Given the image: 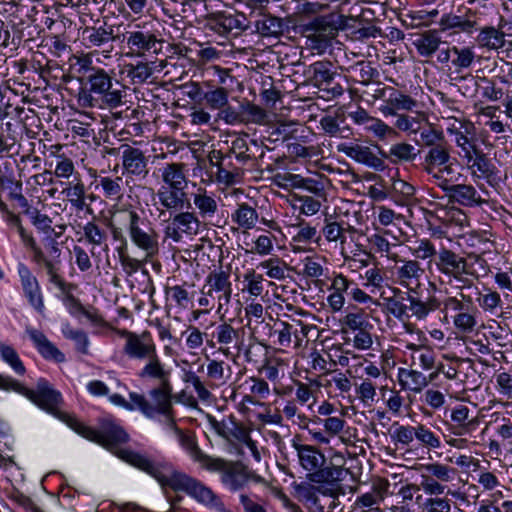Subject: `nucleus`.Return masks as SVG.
<instances>
[{
	"mask_svg": "<svg viewBox=\"0 0 512 512\" xmlns=\"http://www.w3.org/2000/svg\"><path fill=\"white\" fill-rule=\"evenodd\" d=\"M121 153L122 175L130 177L146 178L149 173V157L136 147L128 144H122L119 148H110L107 154L116 155Z\"/></svg>",
	"mask_w": 512,
	"mask_h": 512,
	"instance_id": "nucleus-15",
	"label": "nucleus"
},
{
	"mask_svg": "<svg viewBox=\"0 0 512 512\" xmlns=\"http://www.w3.org/2000/svg\"><path fill=\"white\" fill-rule=\"evenodd\" d=\"M396 116L395 126L402 131H409L419 135L420 131L424 129L420 127V122L416 117H411L406 114H398Z\"/></svg>",
	"mask_w": 512,
	"mask_h": 512,
	"instance_id": "nucleus-62",
	"label": "nucleus"
},
{
	"mask_svg": "<svg viewBox=\"0 0 512 512\" xmlns=\"http://www.w3.org/2000/svg\"><path fill=\"white\" fill-rule=\"evenodd\" d=\"M337 150L350 159L364 164L374 170L382 171L385 168L384 160L381 157H378L368 146L358 143H343L338 145Z\"/></svg>",
	"mask_w": 512,
	"mask_h": 512,
	"instance_id": "nucleus-17",
	"label": "nucleus"
},
{
	"mask_svg": "<svg viewBox=\"0 0 512 512\" xmlns=\"http://www.w3.org/2000/svg\"><path fill=\"white\" fill-rule=\"evenodd\" d=\"M127 231L132 243L145 252L146 259L158 254V234L135 210L127 212Z\"/></svg>",
	"mask_w": 512,
	"mask_h": 512,
	"instance_id": "nucleus-10",
	"label": "nucleus"
},
{
	"mask_svg": "<svg viewBox=\"0 0 512 512\" xmlns=\"http://www.w3.org/2000/svg\"><path fill=\"white\" fill-rule=\"evenodd\" d=\"M63 334L66 338L74 340L76 342L77 350L83 354L88 353V337L82 330H73L69 326L63 329Z\"/></svg>",
	"mask_w": 512,
	"mask_h": 512,
	"instance_id": "nucleus-59",
	"label": "nucleus"
},
{
	"mask_svg": "<svg viewBox=\"0 0 512 512\" xmlns=\"http://www.w3.org/2000/svg\"><path fill=\"white\" fill-rule=\"evenodd\" d=\"M187 494L205 505L216 507L221 504L214 492L195 478Z\"/></svg>",
	"mask_w": 512,
	"mask_h": 512,
	"instance_id": "nucleus-42",
	"label": "nucleus"
},
{
	"mask_svg": "<svg viewBox=\"0 0 512 512\" xmlns=\"http://www.w3.org/2000/svg\"><path fill=\"white\" fill-rule=\"evenodd\" d=\"M394 294L397 295H401L400 299H397L395 297H391V298H388L387 299V308H388V311L393 315L395 316L396 318L398 319H401L403 316L407 315V312L409 310V304H404L403 303V299L402 297L404 295V293L401 292L400 289L398 288H395L394 289Z\"/></svg>",
	"mask_w": 512,
	"mask_h": 512,
	"instance_id": "nucleus-56",
	"label": "nucleus"
},
{
	"mask_svg": "<svg viewBox=\"0 0 512 512\" xmlns=\"http://www.w3.org/2000/svg\"><path fill=\"white\" fill-rule=\"evenodd\" d=\"M85 239L92 245H102L106 239V232L99 227L95 222H88L83 227Z\"/></svg>",
	"mask_w": 512,
	"mask_h": 512,
	"instance_id": "nucleus-54",
	"label": "nucleus"
},
{
	"mask_svg": "<svg viewBox=\"0 0 512 512\" xmlns=\"http://www.w3.org/2000/svg\"><path fill=\"white\" fill-rule=\"evenodd\" d=\"M497 390L500 395L506 399H512V375L507 372H501L496 375Z\"/></svg>",
	"mask_w": 512,
	"mask_h": 512,
	"instance_id": "nucleus-64",
	"label": "nucleus"
},
{
	"mask_svg": "<svg viewBox=\"0 0 512 512\" xmlns=\"http://www.w3.org/2000/svg\"><path fill=\"white\" fill-rule=\"evenodd\" d=\"M122 177H101L99 186L102 188L105 198L112 201H119L123 197Z\"/></svg>",
	"mask_w": 512,
	"mask_h": 512,
	"instance_id": "nucleus-44",
	"label": "nucleus"
},
{
	"mask_svg": "<svg viewBox=\"0 0 512 512\" xmlns=\"http://www.w3.org/2000/svg\"><path fill=\"white\" fill-rule=\"evenodd\" d=\"M350 474L349 469H345L341 465H334L332 463L324 464L317 477H314L315 484H329L331 486H339L345 480L346 476Z\"/></svg>",
	"mask_w": 512,
	"mask_h": 512,
	"instance_id": "nucleus-34",
	"label": "nucleus"
},
{
	"mask_svg": "<svg viewBox=\"0 0 512 512\" xmlns=\"http://www.w3.org/2000/svg\"><path fill=\"white\" fill-rule=\"evenodd\" d=\"M206 470L220 472L222 483L233 492L243 489L250 479L247 467L239 461L232 462L214 458Z\"/></svg>",
	"mask_w": 512,
	"mask_h": 512,
	"instance_id": "nucleus-14",
	"label": "nucleus"
},
{
	"mask_svg": "<svg viewBox=\"0 0 512 512\" xmlns=\"http://www.w3.org/2000/svg\"><path fill=\"white\" fill-rule=\"evenodd\" d=\"M469 412L470 409L464 405H459L452 410L451 420L461 429L458 434H463V432L468 431V426L471 423V420H469Z\"/></svg>",
	"mask_w": 512,
	"mask_h": 512,
	"instance_id": "nucleus-58",
	"label": "nucleus"
},
{
	"mask_svg": "<svg viewBox=\"0 0 512 512\" xmlns=\"http://www.w3.org/2000/svg\"><path fill=\"white\" fill-rule=\"evenodd\" d=\"M184 168L185 164L183 163H170L162 169V180L168 185L167 189L184 191L187 186Z\"/></svg>",
	"mask_w": 512,
	"mask_h": 512,
	"instance_id": "nucleus-31",
	"label": "nucleus"
},
{
	"mask_svg": "<svg viewBox=\"0 0 512 512\" xmlns=\"http://www.w3.org/2000/svg\"><path fill=\"white\" fill-rule=\"evenodd\" d=\"M248 134L243 133L242 135L236 137L231 141V145L229 147L228 153L223 155L221 151H214V154H217L219 159L222 161H226L231 158L232 155L235 156L236 160L241 165H246L249 161L255 159V152L253 147H259V143L255 139H251L248 141Z\"/></svg>",
	"mask_w": 512,
	"mask_h": 512,
	"instance_id": "nucleus-22",
	"label": "nucleus"
},
{
	"mask_svg": "<svg viewBox=\"0 0 512 512\" xmlns=\"http://www.w3.org/2000/svg\"><path fill=\"white\" fill-rule=\"evenodd\" d=\"M356 394L364 405L370 406L374 402L376 396V385H374L370 380L364 379L356 386Z\"/></svg>",
	"mask_w": 512,
	"mask_h": 512,
	"instance_id": "nucleus-57",
	"label": "nucleus"
},
{
	"mask_svg": "<svg viewBox=\"0 0 512 512\" xmlns=\"http://www.w3.org/2000/svg\"><path fill=\"white\" fill-rule=\"evenodd\" d=\"M418 245L414 248L413 254L416 258L421 260L435 259L438 254L434 244L427 239H423L417 242Z\"/></svg>",
	"mask_w": 512,
	"mask_h": 512,
	"instance_id": "nucleus-61",
	"label": "nucleus"
},
{
	"mask_svg": "<svg viewBox=\"0 0 512 512\" xmlns=\"http://www.w3.org/2000/svg\"><path fill=\"white\" fill-rule=\"evenodd\" d=\"M296 229L297 231L292 237L294 243L308 244L312 241L318 243L321 239L316 227L310 226L305 222H300Z\"/></svg>",
	"mask_w": 512,
	"mask_h": 512,
	"instance_id": "nucleus-48",
	"label": "nucleus"
},
{
	"mask_svg": "<svg viewBox=\"0 0 512 512\" xmlns=\"http://www.w3.org/2000/svg\"><path fill=\"white\" fill-rule=\"evenodd\" d=\"M399 382L404 389H408L414 393H419L429 383L427 377L416 370L400 369Z\"/></svg>",
	"mask_w": 512,
	"mask_h": 512,
	"instance_id": "nucleus-39",
	"label": "nucleus"
},
{
	"mask_svg": "<svg viewBox=\"0 0 512 512\" xmlns=\"http://www.w3.org/2000/svg\"><path fill=\"white\" fill-rule=\"evenodd\" d=\"M413 43L422 57H430L438 50L441 39L436 31H427L421 34Z\"/></svg>",
	"mask_w": 512,
	"mask_h": 512,
	"instance_id": "nucleus-40",
	"label": "nucleus"
},
{
	"mask_svg": "<svg viewBox=\"0 0 512 512\" xmlns=\"http://www.w3.org/2000/svg\"><path fill=\"white\" fill-rule=\"evenodd\" d=\"M193 202L199 210L200 216L204 219L214 216L217 212L218 205L216 200L203 189H199L198 192L194 194Z\"/></svg>",
	"mask_w": 512,
	"mask_h": 512,
	"instance_id": "nucleus-43",
	"label": "nucleus"
},
{
	"mask_svg": "<svg viewBox=\"0 0 512 512\" xmlns=\"http://www.w3.org/2000/svg\"><path fill=\"white\" fill-rule=\"evenodd\" d=\"M204 28L223 37H237L250 29V22L243 13L217 12L205 16Z\"/></svg>",
	"mask_w": 512,
	"mask_h": 512,
	"instance_id": "nucleus-12",
	"label": "nucleus"
},
{
	"mask_svg": "<svg viewBox=\"0 0 512 512\" xmlns=\"http://www.w3.org/2000/svg\"><path fill=\"white\" fill-rule=\"evenodd\" d=\"M212 336L216 338L217 343L221 346L220 351L226 356H231L229 345L236 343L239 339V331L234 329L230 324L224 322L216 326Z\"/></svg>",
	"mask_w": 512,
	"mask_h": 512,
	"instance_id": "nucleus-36",
	"label": "nucleus"
},
{
	"mask_svg": "<svg viewBox=\"0 0 512 512\" xmlns=\"http://www.w3.org/2000/svg\"><path fill=\"white\" fill-rule=\"evenodd\" d=\"M18 273L24 294L27 297L30 305L33 306L38 312L42 313L44 310V302L36 277L32 275L29 268L24 264H19Z\"/></svg>",
	"mask_w": 512,
	"mask_h": 512,
	"instance_id": "nucleus-23",
	"label": "nucleus"
},
{
	"mask_svg": "<svg viewBox=\"0 0 512 512\" xmlns=\"http://www.w3.org/2000/svg\"><path fill=\"white\" fill-rule=\"evenodd\" d=\"M472 168H476L477 171L480 173L478 177H483L485 179H489L494 176L495 174V166L491 162L490 159L486 157L485 154H483L478 149L474 154L472 155V160L470 163H468Z\"/></svg>",
	"mask_w": 512,
	"mask_h": 512,
	"instance_id": "nucleus-47",
	"label": "nucleus"
},
{
	"mask_svg": "<svg viewBox=\"0 0 512 512\" xmlns=\"http://www.w3.org/2000/svg\"><path fill=\"white\" fill-rule=\"evenodd\" d=\"M472 133H466L464 130L455 134V143L458 147L462 149L464 153V157L467 158V162L470 163L472 160V155L476 152L477 147L475 145V141L473 138H469V135Z\"/></svg>",
	"mask_w": 512,
	"mask_h": 512,
	"instance_id": "nucleus-55",
	"label": "nucleus"
},
{
	"mask_svg": "<svg viewBox=\"0 0 512 512\" xmlns=\"http://www.w3.org/2000/svg\"><path fill=\"white\" fill-rule=\"evenodd\" d=\"M231 218L233 222L245 229L244 233H247V230L255 227L258 220V213L247 203H242L238 205V208L234 211Z\"/></svg>",
	"mask_w": 512,
	"mask_h": 512,
	"instance_id": "nucleus-41",
	"label": "nucleus"
},
{
	"mask_svg": "<svg viewBox=\"0 0 512 512\" xmlns=\"http://www.w3.org/2000/svg\"><path fill=\"white\" fill-rule=\"evenodd\" d=\"M70 427L84 438L96 442L111 451L117 445L126 443L129 439L124 429L111 421L103 422L101 430L87 427L78 421H74V424H70Z\"/></svg>",
	"mask_w": 512,
	"mask_h": 512,
	"instance_id": "nucleus-11",
	"label": "nucleus"
},
{
	"mask_svg": "<svg viewBox=\"0 0 512 512\" xmlns=\"http://www.w3.org/2000/svg\"><path fill=\"white\" fill-rule=\"evenodd\" d=\"M229 277V273L223 270L213 271L208 275L206 285L203 288V293L208 296H212L213 292H221L218 296L220 307L223 304H228L231 298L232 288Z\"/></svg>",
	"mask_w": 512,
	"mask_h": 512,
	"instance_id": "nucleus-24",
	"label": "nucleus"
},
{
	"mask_svg": "<svg viewBox=\"0 0 512 512\" xmlns=\"http://www.w3.org/2000/svg\"><path fill=\"white\" fill-rule=\"evenodd\" d=\"M452 53L455 57L451 60V62L456 67L458 72L469 68L475 58L473 50L469 47L459 48L457 46H453Z\"/></svg>",
	"mask_w": 512,
	"mask_h": 512,
	"instance_id": "nucleus-49",
	"label": "nucleus"
},
{
	"mask_svg": "<svg viewBox=\"0 0 512 512\" xmlns=\"http://www.w3.org/2000/svg\"><path fill=\"white\" fill-rule=\"evenodd\" d=\"M119 335L126 340L123 346V353L128 358L140 361L146 360L145 365L138 373L140 378L157 374L156 372L167 368L162 363L156 345L148 331L137 334L128 330H120Z\"/></svg>",
	"mask_w": 512,
	"mask_h": 512,
	"instance_id": "nucleus-7",
	"label": "nucleus"
},
{
	"mask_svg": "<svg viewBox=\"0 0 512 512\" xmlns=\"http://www.w3.org/2000/svg\"><path fill=\"white\" fill-rule=\"evenodd\" d=\"M158 374H151L146 376L145 379L153 380L158 383V386L149 391V396L152 402H149L144 395L131 392L130 400L136 407L147 417H154L156 414H162L167 417L169 421L172 418V393L173 387L170 381L171 369L165 368L157 372Z\"/></svg>",
	"mask_w": 512,
	"mask_h": 512,
	"instance_id": "nucleus-4",
	"label": "nucleus"
},
{
	"mask_svg": "<svg viewBox=\"0 0 512 512\" xmlns=\"http://www.w3.org/2000/svg\"><path fill=\"white\" fill-rule=\"evenodd\" d=\"M203 99L211 109H222L228 104V92L223 87H218L205 92Z\"/></svg>",
	"mask_w": 512,
	"mask_h": 512,
	"instance_id": "nucleus-52",
	"label": "nucleus"
},
{
	"mask_svg": "<svg viewBox=\"0 0 512 512\" xmlns=\"http://www.w3.org/2000/svg\"><path fill=\"white\" fill-rule=\"evenodd\" d=\"M155 62H143L125 65L127 77L130 79L131 84L140 85L149 80L153 75V65Z\"/></svg>",
	"mask_w": 512,
	"mask_h": 512,
	"instance_id": "nucleus-37",
	"label": "nucleus"
},
{
	"mask_svg": "<svg viewBox=\"0 0 512 512\" xmlns=\"http://www.w3.org/2000/svg\"><path fill=\"white\" fill-rule=\"evenodd\" d=\"M66 194L74 208H76L77 210L85 209L88 213L92 212V209L86 203L85 186L80 179L76 184L70 186L66 190Z\"/></svg>",
	"mask_w": 512,
	"mask_h": 512,
	"instance_id": "nucleus-45",
	"label": "nucleus"
},
{
	"mask_svg": "<svg viewBox=\"0 0 512 512\" xmlns=\"http://www.w3.org/2000/svg\"><path fill=\"white\" fill-rule=\"evenodd\" d=\"M26 332L42 357L57 363L65 361L64 354L41 331L28 327Z\"/></svg>",
	"mask_w": 512,
	"mask_h": 512,
	"instance_id": "nucleus-28",
	"label": "nucleus"
},
{
	"mask_svg": "<svg viewBox=\"0 0 512 512\" xmlns=\"http://www.w3.org/2000/svg\"><path fill=\"white\" fill-rule=\"evenodd\" d=\"M477 19L476 13L471 10L464 15L447 13L441 17L439 26L441 31L452 30L453 34L466 33L470 35L479 29Z\"/></svg>",
	"mask_w": 512,
	"mask_h": 512,
	"instance_id": "nucleus-21",
	"label": "nucleus"
},
{
	"mask_svg": "<svg viewBox=\"0 0 512 512\" xmlns=\"http://www.w3.org/2000/svg\"><path fill=\"white\" fill-rule=\"evenodd\" d=\"M79 81L82 85L77 101L82 108L105 105L111 109L123 104L124 86L113 77L112 72L92 66L88 58L78 59Z\"/></svg>",
	"mask_w": 512,
	"mask_h": 512,
	"instance_id": "nucleus-1",
	"label": "nucleus"
},
{
	"mask_svg": "<svg viewBox=\"0 0 512 512\" xmlns=\"http://www.w3.org/2000/svg\"><path fill=\"white\" fill-rule=\"evenodd\" d=\"M157 196L163 208L167 210H179L184 207L186 202V193L182 190L167 189L162 187L158 190Z\"/></svg>",
	"mask_w": 512,
	"mask_h": 512,
	"instance_id": "nucleus-38",
	"label": "nucleus"
},
{
	"mask_svg": "<svg viewBox=\"0 0 512 512\" xmlns=\"http://www.w3.org/2000/svg\"><path fill=\"white\" fill-rule=\"evenodd\" d=\"M120 28L119 25L116 28V33L113 27L109 29L105 27H88L84 30L85 39L90 43L91 46L99 47L109 41H120Z\"/></svg>",
	"mask_w": 512,
	"mask_h": 512,
	"instance_id": "nucleus-33",
	"label": "nucleus"
},
{
	"mask_svg": "<svg viewBox=\"0 0 512 512\" xmlns=\"http://www.w3.org/2000/svg\"><path fill=\"white\" fill-rule=\"evenodd\" d=\"M416 144L421 148V153H424L421 165L426 173L432 174L441 166H444V170L448 173L451 171V146L441 131L425 127L420 131Z\"/></svg>",
	"mask_w": 512,
	"mask_h": 512,
	"instance_id": "nucleus-9",
	"label": "nucleus"
},
{
	"mask_svg": "<svg viewBox=\"0 0 512 512\" xmlns=\"http://www.w3.org/2000/svg\"><path fill=\"white\" fill-rule=\"evenodd\" d=\"M428 270L430 273H433V270L437 271L442 283L451 284L455 281L461 290L471 288L473 285L468 276L474 273L471 271L467 259L446 247H441L436 258L429 261Z\"/></svg>",
	"mask_w": 512,
	"mask_h": 512,
	"instance_id": "nucleus-8",
	"label": "nucleus"
},
{
	"mask_svg": "<svg viewBox=\"0 0 512 512\" xmlns=\"http://www.w3.org/2000/svg\"><path fill=\"white\" fill-rule=\"evenodd\" d=\"M250 17L249 30L259 34L261 37L278 38L284 32V23L280 17L266 12H257L255 15L251 13Z\"/></svg>",
	"mask_w": 512,
	"mask_h": 512,
	"instance_id": "nucleus-19",
	"label": "nucleus"
},
{
	"mask_svg": "<svg viewBox=\"0 0 512 512\" xmlns=\"http://www.w3.org/2000/svg\"><path fill=\"white\" fill-rule=\"evenodd\" d=\"M379 152L382 157L394 164L414 161L421 154V150H416L413 145L405 142L393 144L388 152Z\"/></svg>",
	"mask_w": 512,
	"mask_h": 512,
	"instance_id": "nucleus-32",
	"label": "nucleus"
},
{
	"mask_svg": "<svg viewBox=\"0 0 512 512\" xmlns=\"http://www.w3.org/2000/svg\"><path fill=\"white\" fill-rule=\"evenodd\" d=\"M0 353L2 359L8 363L11 368L19 375H23L26 371L24 364L20 360L16 350L5 344L0 345Z\"/></svg>",
	"mask_w": 512,
	"mask_h": 512,
	"instance_id": "nucleus-53",
	"label": "nucleus"
},
{
	"mask_svg": "<svg viewBox=\"0 0 512 512\" xmlns=\"http://www.w3.org/2000/svg\"><path fill=\"white\" fill-rule=\"evenodd\" d=\"M475 313L476 308L473 305L467 307L465 311L457 313L453 319L455 327L462 333H471L477 324Z\"/></svg>",
	"mask_w": 512,
	"mask_h": 512,
	"instance_id": "nucleus-46",
	"label": "nucleus"
},
{
	"mask_svg": "<svg viewBox=\"0 0 512 512\" xmlns=\"http://www.w3.org/2000/svg\"><path fill=\"white\" fill-rule=\"evenodd\" d=\"M341 24V16L330 13L312 19L305 25L304 31L307 37L316 43V48H324L336 37Z\"/></svg>",
	"mask_w": 512,
	"mask_h": 512,
	"instance_id": "nucleus-13",
	"label": "nucleus"
},
{
	"mask_svg": "<svg viewBox=\"0 0 512 512\" xmlns=\"http://www.w3.org/2000/svg\"><path fill=\"white\" fill-rule=\"evenodd\" d=\"M169 427L177 434L180 445L189 453L195 462H198L202 468L207 469V466L213 461L214 457L205 454L198 446L195 439L183 433L173 419L169 420Z\"/></svg>",
	"mask_w": 512,
	"mask_h": 512,
	"instance_id": "nucleus-27",
	"label": "nucleus"
},
{
	"mask_svg": "<svg viewBox=\"0 0 512 512\" xmlns=\"http://www.w3.org/2000/svg\"><path fill=\"white\" fill-rule=\"evenodd\" d=\"M200 221L193 212H180L172 218V223L165 228V235L175 242L181 240V234L196 235L199 232Z\"/></svg>",
	"mask_w": 512,
	"mask_h": 512,
	"instance_id": "nucleus-18",
	"label": "nucleus"
},
{
	"mask_svg": "<svg viewBox=\"0 0 512 512\" xmlns=\"http://www.w3.org/2000/svg\"><path fill=\"white\" fill-rule=\"evenodd\" d=\"M115 453L120 459L153 476L162 486H168L175 491L188 493L194 480V478L184 473L173 470L167 464L154 463L137 452L119 449Z\"/></svg>",
	"mask_w": 512,
	"mask_h": 512,
	"instance_id": "nucleus-6",
	"label": "nucleus"
},
{
	"mask_svg": "<svg viewBox=\"0 0 512 512\" xmlns=\"http://www.w3.org/2000/svg\"><path fill=\"white\" fill-rule=\"evenodd\" d=\"M349 77L363 87H369L379 77V71L368 61H359L346 68Z\"/></svg>",
	"mask_w": 512,
	"mask_h": 512,
	"instance_id": "nucleus-30",
	"label": "nucleus"
},
{
	"mask_svg": "<svg viewBox=\"0 0 512 512\" xmlns=\"http://www.w3.org/2000/svg\"><path fill=\"white\" fill-rule=\"evenodd\" d=\"M424 272L417 260L400 259L397 261V281L407 289L404 292L405 297L403 296L402 299L409 303L411 316L417 320H424L441 306L440 300L435 295H429L425 300L420 297L419 289Z\"/></svg>",
	"mask_w": 512,
	"mask_h": 512,
	"instance_id": "nucleus-2",
	"label": "nucleus"
},
{
	"mask_svg": "<svg viewBox=\"0 0 512 512\" xmlns=\"http://www.w3.org/2000/svg\"><path fill=\"white\" fill-rule=\"evenodd\" d=\"M449 191V202L457 203L465 207H473L481 205L483 200L480 194L472 185L468 184H455Z\"/></svg>",
	"mask_w": 512,
	"mask_h": 512,
	"instance_id": "nucleus-29",
	"label": "nucleus"
},
{
	"mask_svg": "<svg viewBox=\"0 0 512 512\" xmlns=\"http://www.w3.org/2000/svg\"><path fill=\"white\" fill-rule=\"evenodd\" d=\"M417 106L418 103L415 99L391 87L386 92L385 105L381 111L385 115H398L399 111H413Z\"/></svg>",
	"mask_w": 512,
	"mask_h": 512,
	"instance_id": "nucleus-25",
	"label": "nucleus"
},
{
	"mask_svg": "<svg viewBox=\"0 0 512 512\" xmlns=\"http://www.w3.org/2000/svg\"><path fill=\"white\" fill-rule=\"evenodd\" d=\"M215 157L219 160L216 163L212 162L213 166L217 167V179L219 182H222L226 185H232L236 183L237 179L242 175L241 168L234 167L233 170L226 168L224 166V162L222 159H219L217 157V154H215Z\"/></svg>",
	"mask_w": 512,
	"mask_h": 512,
	"instance_id": "nucleus-50",
	"label": "nucleus"
},
{
	"mask_svg": "<svg viewBox=\"0 0 512 512\" xmlns=\"http://www.w3.org/2000/svg\"><path fill=\"white\" fill-rule=\"evenodd\" d=\"M258 268L266 269V274L268 277L276 280H282L286 276L285 272L287 270V265L279 258H270L261 262L258 265Z\"/></svg>",
	"mask_w": 512,
	"mask_h": 512,
	"instance_id": "nucleus-51",
	"label": "nucleus"
},
{
	"mask_svg": "<svg viewBox=\"0 0 512 512\" xmlns=\"http://www.w3.org/2000/svg\"><path fill=\"white\" fill-rule=\"evenodd\" d=\"M425 471L428 473V476L432 478H436L443 482H448L451 480L452 469L446 465L439 463L428 464L424 467Z\"/></svg>",
	"mask_w": 512,
	"mask_h": 512,
	"instance_id": "nucleus-63",
	"label": "nucleus"
},
{
	"mask_svg": "<svg viewBox=\"0 0 512 512\" xmlns=\"http://www.w3.org/2000/svg\"><path fill=\"white\" fill-rule=\"evenodd\" d=\"M332 64L327 61H317L311 64L304 72L306 82L321 90L333 84L336 72L331 70Z\"/></svg>",
	"mask_w": 512,
	"mask_h": 512,
	"instance_id": "nucleus-26",
	"label": "nucleus"
},
{
	"mask_svg": "<svg viewBox=\"0 0 512 512\" xmlns=\"http://www.w3.org/2000/svg\"><path fill=\"white\" fill-rule=\"evenodd\" d=\"M208 422L213 430L227 441L247 442L249 439V432L246 427L242 423L237 422L232 415L221 421L209 415Z\"/></svg>",
	"mask_w": 512,
	"mask_h": 512,
	"instance_id": "nucleus-20",
	"label": "nucleus"
},
{
	"mask_svg": "<svg viewBox=\"0 0 512 512\" xmlns=\"http://www.w3.org/2000/svg\"><path fill=\"white\" fill-rule=\"evenodd\" d=\"M0 389L6 391L14 390L26 396L37 406L53 414L57 418L65 421L69 426L70 424H74V421H77L76 419H72L65 413L58 410V406L62 403V396L60 392L55 390L52 385L44 378H40L37 381L36 388L32 390L26 388L21 383L9 376L0 375Z\"/></svg>",
	"mask_w": 512,
	"mask_h": 512,
	"instance_id": "nucleus-5",
	"label": "nucleus"
},
{
	"mask_svg": "<svg viewBox=\"0 0 512 512\" xmlns=\"http://www.w3.org/2000/svg\"><path fill=\"white\" fill-rule=\"evenodd\" d=\"M415 437L427 447L438 448L440 446L439 438L422 424L415 427Z\"/></svg>",
	"mask_w": 512,
	"mask_h": 512,
	"instance_id": "nucleus-60",
	"label": "nucleus"
},
{
	"mask_svg": "<svg viewBox=\"0 0 512 512\" xmlns=\"http://www.w3.org/2000/svg\"><path fill=\"white\" fill-rule=\"evenodd\" d=\"M126 43L128 55L143 57L147 54H158L162 49L163 40L155 20L133 19L120 32V41Z\"/></svg>",
	"mask_w": 512,
	"mask_h": 512,
	"instance_id": "nucleus-3",
	"label": "nucleus"
},
{
	"mask_svg": "<svg viewBox=\"0 0 512 512\" xmlns=\"http://www.w3.org/2000/svg\"><path fill=\"white\" fill-rule=\"evenodd\" d=\"M476 40L481 47L497 50L505 45V33L499 28L486 26L480 29Z\"/></svg>",
	"mask_w": 512,
	"mask_h": 512,
	"instance_id": "nucleus-35",
	"label": "nucleus"
},
{
	"mask_svg": "<svg viewBox=\"0 0 512 512\" xmlns=\"http://www.w3.org/2000/svg\"><path fill=\"white\" fill-rule=\"evenodd\" d=\"M293 447L297 452L300 466L307 472L306 478L314 483V477H317L324 464H326L325 455L315 446L299 444L294 442Z\"/></svg>",
	"mask_w": 512,
	"mask_h": 512,
	"instance_id": "nucleus-16",
	"label": "nucleus"
}]
</instances>
